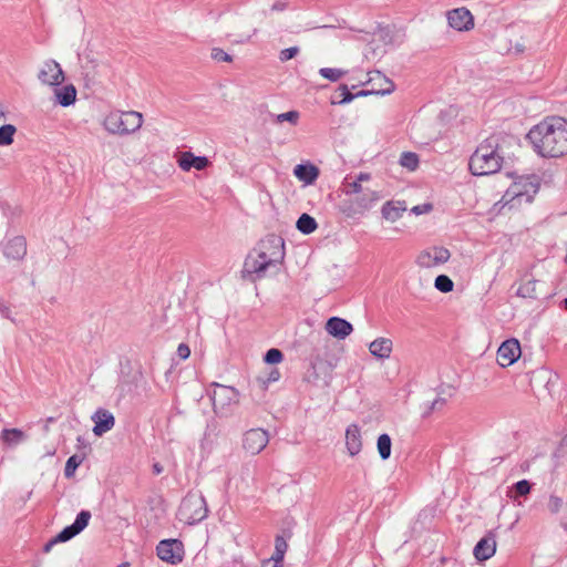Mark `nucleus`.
<instances>
[{"mask_svg":"<svg viewBox=\"0 0 567 567\" xmlns=\"http://www.w3.org/2000/svg\"><path fill=\"white\" fill-rule=\"evenodd\" d=\"M534 151L543 157L567 154V121L549 117L533 126L526 135Z\"/></svg>","mask_w":567,"mask_h":567,"instance_id":"1","label":"nucleus"},{"mask_svg":"<svg viewBox=\"0 0 567 567\" xmlns=\"http://www.w3.org/2000/svg\"><path fill=\"white\" fill-rule=\"evenodd\" d=\"M502 163L503 156L499 154L497 140L492 136L481 143L471 155L468 168L473 175L484 176L497 173Z\"/></svg>","mask_w":567,"mask_h":567,"instance_id":"2","label":"nucleus"},{"mask_svg":"<svg viewBox=\"0 0 567 567\" xmlns=\"http://www.w3.org/2000/svg\"><path fill=\"white\" fill-rule=\"evenodd\" d=\"M381 199L379 192L370 190L361 195L342 199L339 205V212L353 221L360 220L365 214Z\"/></svg>","mask_w":567,"mask_h":567,"instance_id":"3","label":"nucleus"},{"mask_svg":"<svg viewBox=\"0 0 567 567\" xmlns=\"http://www.w3.org/2000/svg\"><path fill=\"white\" fill-rule=\"evenodd\" d=\"M143 124V115L136 111L110 113L104 122V128L111 134L127 135L136 132Z\"/></svg>","mask_w":567,"mask_h":567,"instance_id":"4","label":"nucleus"},{"mask_svg":"<svg viewBox=\"0 0 567 567\" xmlns=\"http://www.w3.org/2000/svg\"><path fill=\"white\" fill-rule=\"evenodd\" d=\"M213 393L209 395L213 402L214 413L218 417H228L239 404V392L228 385L213 383Z\"/></svg>","mask_w":567,"mask_h":567,"instance_id":"5","label":"nucleus"},{"mask_svg":"<svg viewBox=\"0 0 567 567\" xmlns=\"http://www.w3.org/2000/svg\"><path fill=\"white\" fill-rule=\"evenodd\" d=\"M208 515V507L205 497L200 493H188L178 508L179 519L188 525H194Z\"/></svg>","mask_w":567,"mask_h":567,"instance_id":"6","label":"nucleus"},{"mask_svg":"<svg viewBox=\"0 0 567 567\" xmlns=\"http://www.w3.org/2000/svg\"><path fill=\"white\" fill-rule=\"evenodd\" d=\"M91 519V513L89 511H81L73 524L65 526L55 537L51 538L44 546L43 551L49 553L52 547L58 543H65L76 535H79L86 526Z\"/></svg>","mask_w":567,"mask_h":567,"instance_id":"7","label":"nucleus"},{"mask_svg":"<svg viewBox=\"0 0 567 567\" xmlns=\"http://www.w3.org/2000/svg\"><path fill=\"white\" fill-rule=\"evenodd\" d=\"M257 249L259 250V255L269 261L271 267L281 264L285 258V241L280 236H268L260 241Z\"/></svg>","mask_w":567,"mask_h":567,"instance_id":"8","label":"nucleus"},{"mask_svg":"<svg viewBox=\"0 0 567 567\" xmlns=\"http://www.w3.org/2000/svg\"><path fill=\"white\" fill-rule=\"evenodd\" d=\"M156 555L165 563L177 565L185 556L184 544L175 538L163 539L156 546Z\"/></svg>","mask_w":567,"mask_h":567,"instance_id":"9","label":"nucleus"},{"mask_svg":"<svg viewBox=\"0 0 567 567\" xmlns=\"http://www.w3.org/2000/svg\"><path fill=\"white\" fill-rule=\"evenodd\" d=\"M451 257V252L445 247L434 246L422 250L416 258V264L422 268H432L445 264Z\"/></svg>","mask_w":567,"mask_h":567,"instance_id":"10","label":"nucleus"},{"mask_svg":"<svg viewBox=\"0 0 567 567\" xmlns=\"http://www.w3.org/2000/svg\"><path fill=\"white\" fill-rule=\"evenodd\" d=\"M268 433L262 429H251L244 434L243 447L251 455L259 454L268 444Z\"/></svg>","mask_w":567,"mask_h":567,"instance_id":"11","label":"nucleus"},{"mask_svg":"<svg viewBox=\"0 0 567 567\" xmlns=\"http://www.w3.org/2000/svg\"><path fill=\"white\" fill-rule=\"evenodd\" d=\"M522 354L520 343L517 339L505 340L497 350V362L502 367L515 363Z\"/></svg>","mask_w":567,"mask_h":567,"instance_id":"12","label":"nucleus"},{"mask_svg":"<svg viewBox=\"0 0 567 567\" xmlns=\"http://www.w3.org/2000/svg\"><path fill=\"white\" fill-rule=\"evenodd\" d=\"M447 22L456 31H470L474 28V18L464 7L447 12Z\"/></svg>","mask_w":567,"mask_h":567,"instance_id":"13","label":"nucleus"},{"mask_svg":"<svg viewBox=\"0 0 567 567\" xmlns=\"http://www.w3.org/2000/svg\"><path fill=\"white\" fill-rule=\"evenodd\" d=\"M38 79L48 85H60L64 81V72L60 64L54 60H48L43 63L38 73Z\"/></svg>","mask_w":567,"mask_h":567,"instance_id":"14","label":"nucleus"},{"mask_svg":"<svg viewBox=\"0 0 567 567\" xmlns=\"http://www.w3.org/2000/svg\"><path fill=\"white\" fill-rule=\"evenodd\" d=\"M496 551V534L489 530L482 537L473 549L474 557L478 561H484L494 556Z\"/></svg>","mask_w":567,"mask_h":567,"instance_id":"15","label":"nucleus"},{"mask_svg":"<svg viewBox=\"0 0 567 567\" xmlns=\"http://www.w3.org/2000/svg\"><path fill=\"white\" fill-rule=\"evenodd\" d=\"M2 252L9 260L21 261L27 255V240L23 236H14L2 244Z\"/></svg>","mask_w":567,"mask_h":567,"instance_id":"16","label":"nucleus"},{"mask_svg":"<svg viewBox=\"0 0 567 567\" xmlns=\"http://www.w3.org/2000/svg\"><path fill=\"white\" fill-rule=\"evenodd\" d=\"M270 267L269 261L262 258L259 255V250L256 248L246 257L244 271L249 275L255 274L257 278H262Z\"/></svg>","mask_w":567,"mask_h":567,"instance_id":"17","label":"nucleus"},{"mask_svg":"<svg viewBox=\"0 0 567 567\" xmlns=\"http://www.w3.org/2000/svg\"><path fill=\"white\" fill-rule=\"evenodd\" d=\"M535 177L520 178L519 182H515L514 185L506 192L505 196L512 195L514 198L526 197L527 202L533 198L532 194H536L538 184L534 182Z\"/></svg>","mask_w":567,"mask_h":567,"instance_id":"18","label":"nucleus"},{"mask_svg":"<svg viewBox=\"0 0 567 567\" xmlns=\"http://www.w3.org/2000/svg\"><path fill=\"white\" fill-rule=\"evenodd\" d=\"M91 419L94 423L93 433L96 436H102L111 431L115 424L114 415L109 410L102 408L97 409Z\"/></svg>","mask_w":567,"mask_h":567,"instance_id":"19","label":"nucleus"},{"mask_svg":"<svg viewBox=\"0 0 567 567\" xmlns=\"http://www.w3.org/2000/svg\"><path fill=\"white\" fill-rule=\"evenodd\" d=\"M326 331L340 340L346 339L353 331L351 322L340 317H331L326 322Z\"/></svg>","mask_w":567,"mask_h":567,"instance_id":"20","label":"nucleus"},{"mask_svg":"<svg viewBox=\"0 0 567 567\" xmlns=\"http://www.w3.org/2000/svg\"><path fill=\"white\" fill-rule=\"evenodd\" d=\"M178 165L185 172L192 168L204 171L210 165V162L206 156H196L192 152H183L179 156Z\"/></svg>","mask_w":567,"mask_h":567,"instance_id":"21","label":"nucleus"},{"mask_svg":"<svg viewBox=\"0 0 567 567\" xmlns=\"http://www.w3.org/2000/svg\"><path fill=\"white\" fill-rule=\"evenodd\" d=\"M370 78H369V82H372V81H375V80H381L384 82L385 86L384 87H380V89H372V90H361L357 93H353V95H357V97H360V96H367V95H370V94H381V95H385V94H390L394 91V83L385 78L380 71H373V72H370Z\"/></svg>","mask_w":567,"mask_h":567,"instance_id":"22","label":"nucleus"},{"mask_svg":"<svg viewBox=\"0 0 567 567\" xmlns=\"http://www.w3.org/2000/svg\"><path fill=\"white\" fill-rule=\"evenodd\" d=\"M346 446L351 456H355L362 449L361 431L357 424H350L346 430Z\"/></svg>","mask_w":567,"mask_h":567,"instance_id":"23","label":"nucleus"},{"mask_svg":"<svg viewBox=\"0 0 567 567\" xmlns=\"http://www.w3.org/2000/svg\"><path fill=\"white\" fill-rule=\"evenodd\" d=\"M293 174L299 181L307 185H311L317 181L320 171L316 165L306 163L296 165L293 168Z\"/></svg>","mask_w":567,"mask_h":567,"instance_id":"24","label":"nucleus"},{"mask_svg":"<svg viewBox=\"0 0 567 567\" xmlns=\"http://www.w3.org/2000/svg\"><path fill=\"white\" fill-rule=\"evenodd\" d=\"M405 210H406V206H405L404 202L389 200L383 204L381 214L384 219L393 223V221H396L398 219H400Z\"/></svg>","mask_w":567,"mask_h":567,"instance_id":"25","label":"nucleus"},{"mask_svg":"<svg viewBox=\"0 0 567 567\" xmlns=\"http://www.w3.org/2000/svg\"><path fill=\"white\" fill-rule=\"evenodd\" d=\"M392 340L388 338H378L369 344L371 354L379 359H388L392 352Z\"/></svg>","mask_w":567,"mask_h":567,"instance_id":"26","label":"nucleus"},{"mask_svg":"<svg viewBox=\"0 0 567 567\" xmlns=\"http://www.w3.org/2000/svg\"><path fill=\"white\" fill-rule=\"evenodd\" d=\"M0 440L10 447L17 446L27 440L25 433L20 429H3Z\"/></svg>","mask_w":567,"mask_h":567,"instance_id":"27","label":"nucleus"},{"mask_svg":"<svg viewBox=\"0 0 567 567\" xmlns=\"http://www.w3.org/2000/svg\"><path fill=\"white\" fill-rule=\"evenodd\" d=\"M56 102L63 106L68 107L75 103L76 100V89L73 84H68L61 89L55 90Z\"/></svg>","mask_w":567,"mask_h":567,"instance_id":"28","label":"nucleus"},{"mask_svg":"<svg viewBox=\"0 0 567 567\" xmlns=\"http://www.w3.org/2000/svg\"><path fill=\"white\" fill-rule=\"evenodd\" d=\"M370 188L363 187L360 182H358L355 178L352 179L350 177H346L342 183V192L347 196V198H350L355 195H361L364 192H370Z\"/></svg>","mask_w":567,"mask_h":567,"instance_id":"29","label":"nucleus"},{"mask_svg":"<svg viewBox=\"0 0 567 567\" xmlns=\"http://www.w3.org/2000/svg\"><path fill=\"white\" fill-rule=\"evenodd\" d=\"M296 227L301 234L310 235L318 228V223L312 216L303 213L298 218Z\"/></svg>","mask_w":567,"mask_h":567,"instance_id":"30","label":"nucleus"},{"mask_svg":"<svg viewBox=\"0 0 567 567\" xmlns=\"http://www.w3.org/2000/svg\"><path fill=\"white\" fill-rule=\"evenodd\" d=\"M539 284L536 279H528L523 282L517 289V296L523 298L538 299L537 285Z\"/></svg>","mask_w":567,"mask_h":567,"instance_id":"31","label":"nucleus"},{"mask_svg":"<svg viewBox=\"0 0 567 567\" xmlns=\"http://www.w3.org/2000/svg\"><path fill=\"white\" fill-rule=\"evenodd\" d=\"M287 549L288 544L285 537L277 535L275 538V551L271 556V559L275 561V567H278L279 564H282Z\"/></svg>","mask_w":567,"mask_h":567,"instance_id":"32","label":"nucleus"},{"mask_svg":"<svg viewBox=\"0 0 567 567\" xmlns=\"http://www.w3.org/2000/svg\"><path fill=\"white\" fill-rule=\"evenodd\" d=\"M85 457H86V453L73 454L72 456H70L65 463L64 476L66 478L73 477L75 474V471L83 463Z\"/></svg>","mask_w":567,"mask_h":567,"instance_id":"33","label":"nucleus"},{"mask_svg":"<svg viewBox=\"0 0 567 567\" xmlns=\"http://www.w3.org/2000/svg\"><path fill=\"white\" fill-rule=\"evenodd\" d=\"M391 447H392V442H391L390 435L386 433L379 435L378 442H377V449H378L381 460L386 461L390 458Z\"/></svg>","mask_w":567,"mask_h":567,"instance_id":"34","label":"nucleus"},{"mask_svg":"<svg viewBox=\"0 0 567 567\" xmlns=\"http://www.w3.org/2000/svg\"><path fill=\"white\" fill-rule=\"evenodd\" d=\"M17 128L12 124H4L0 126V146H8L13 143V136Z\"/></svg>","mask_w":567,"mask_h":567,"instance_id":"35","label":"nucleus"},{"mask_svg":"<svg viewBox=\"0 0 567 567\" xmlns=\"http://www.w3.org/2000/svg\"><path fill=\"white\" fill-rule=\"evenodd\" d=\"M400 164L409 171H415L419 166L420 159L416 153L403 152L400 156Z\"/></svg>","mask_w":567,"mask_h":567,"instance_id":"36","label":"nucleus"},{"mask_svg":"<svg viewBox=\"0 0 567 567\" xmlns=\"http://www.w3.org/2000/svg\"><path fill=\"white\" fill-rule=\"evenodd\" d=\"M434 287L444 293L451 292L454 288L453 280L446 275H439L434 280Z\"/></svg>","mask_w":567,"mask_h":567,"instance_id":"37","label":"nucleus"},{"mask_svg":"<svg viewBox=\"0 0 567 567\" xmlns=\"http://www.w3.org/2000/svg\"><path fill=\"white\" fill-rule=\"evenodd\" d=\"M347 72L344 70H341V69H334V68H321L319 70V74L331 81V82H337L338 80H340Z\"/></svg>","mask_w":567,"mask_h":567,"instance_id":"38","label":"nucleus"},{"mask_svg":"<svg viewBox=\"0 0 567 567\" xmlns=\"http://www.w3.org/2000/svg\"><path fill=\"white\" fill-rule=\"evenodd\" d=\"M340 91V100H331V104L336 105H343L352 102L357 95H353V93L350 92L348 85L340 84L339 89Z\"/></svg>","mask_w":567,"mask_h":567,"instance_id":"39","label":"nucleus"},{"mask_svg":"<svg viewBox=\"0 0 567 567\" xmlns=\"http://www.w3.org/2000/svg\"><path fill=\"white\" fill-rule=\"evenodd\" d=\"M282 360L284 353L281 352V350L277 348L269 349L264 357V361L268 364H277L280 363Z\"/></svg>","mask_w":567,"mask_h":567,"instance_id":"40","label":"nucleus"},{"mask_svg":"<svg viewBox=\"0 0 567 567\" xmlns=\"http://www.w3.org/2000/svg\"><path fill=\"white\" fill-rule=\"evenodd\" d=\"M532 484L527 480H522L516 482L513 485V491L515 492L516 496H526L530 493Z\"/></svg>","mask_w":567,"mask_h":567,"instance_id":"41","label":"nucleus"},{"mask_svg":"<svg viewBox=\"0 0 567 567\" xmlns=\"http://www.w3.org/2000/svg\"><path fill=\"white\" fill-rule=\"evenodd\" d=\"M298 120H299L298 111H289V112L281 113V114L277 115L278 123H282V122L287 121V122L291 123L292 125H296Z\"/></svg>","mask_w":567,"mask_h":567,"instance_id":"42","label":"nucleus"},{"mask_svg":"<svg viewBox=\"0 0 567 567\" xmlns=\"http://www.w3.org/2000/svg\"><path fill=\"white\" fill-rule=\"evenodd\" d=\"M564 501L561 497L556 495H550L548 499L547 507L551 514H557L563 507Z\"/></svg>","mask_w":567,"mask_h":567,"instance_id":"43","label":"nucleus"},{"mask_svg":"<svg viewBox=\"0 0 567 567\" xmlns=\"http://www.w3.org/2000/svg\"><path fill=\"white\" fill-rule=\"evenodd\" d=\"M212 59L217 61V62H231L233 61V58L230 54H228L227 52H225L223 49H219V48H214L212 50Z\"/></svg>","mask_w":567,"mask_h":567,"instance_id":"44","label":"nucleus"},{"mask_svg":"<svg viewBox=\"0 0 567 567\" xmlns=\"http://www.w3.org/2000/svg\"><path fill=\"white\" fill-rule=\"evenodd\" d=\"M298 52H299L298 47H290V48L284 49L279 54V59L281 62H286L288 60L293 59L298 54Z\"/></svg>","mask_w":567,"mask_h":567,"instance_id":"45","label":"nucleus"},{"mask_svg":"<svg viewBox=\"0 0 567 567\" xmlns=\"http://www.w3.org/2000/svg\"><path fill=\"white\" fill-rule=\"evenodd\" d=\"M446 404V399L442 396H437L435 400H433L427 409V411L424 413V416L429 415L434 410H440Z\"/></svg>","mask_w":567,"mask_h":567,"instance_id":"46","label":"nucleus"},{"mask_svg":"<svg viewBox=\"0 0 567 567\" xmlns=\"http://www.w3.org/2000/svg\"><path fill=\"white\" fill-rule=\"evenodd\" d=\"M279 378L280 372L278 371V369L275 368L271 369L266 379L258 378V380L261 381L262 384L267 386L269 383L278 381Z\"/></svg>","mask_w":567,"mask_h":567,"instance_id":"47","label":"nucleus"},{"mask_svg":"<svg viewBox=\"0 0 567 567\" xmlns=\"http://www.w3.org/2000/svg\"><path fill=\"white\" fill-rule=\"evenodd\" d=\"M177 355L182 359V360H186L189 358L190 355V349L189 347L186 344V343H179V346L177 347Z\"/></svg>","mask_w":567,"mask_h":567,"instance_id":"48","label":"nucleus"},{"mask_svg":"<svg viewBox=\"0 0 567 567\" xmlns=\"http://www.w3.org/2000/svg\"><path fill=\"white\" fill-rule=\"evenodd\" d=\"M431 209H432V205L431 204H423V205L414 206L411 210L415 215H421V214H424V213H429Z\"/></svg>","mask_w":567,"mask_h":567,"instance_id":"49","label":"nucleus"},{"mask_svg":"<svg viewBox=\"0 0 567 567\" xmlns=\"http://www.w3.org/2000/svg\"><path fill=\"white\" fill-rule=\"evenodd\" d=\"M0 313L3 318L9 319L13 321V318L11 317V309L10 307L0 300Z\"/></svg>","mask_w":567,"mask_h":567,"instance_id":"50","label":"nucleus"},{"mask_svg":"<svg viewBox=\"0 0 567 567\" xmlns=\"http://www.w3.org/2000/svg\"><path fill=\"white\" fill-rule=\"evenodd\" d=\"M371 178V175L369 173H360L355 179L360 183L364 182V181H369Z\"/></svg>","mask_w":567,"mask_h":567,"instance_id":"51","label":"nucleus"},{"mask_svg":"<svg viewBox=\"0 0 567 567\" xmlns=\"http://www.w3.org/2000/svg\"><path fill=\"white\" fill-rule=\"evenodd\" d=\"M76 441H78V447H79V449H81V447H84V449H85V447H87V446H89L87 442H86V441H85V439H84V437H82V436H78Z\"/></svg>","mask_w":567,"mask_h":567,"instance_id":"52","label":"nucleus"},{"mask_svg":"<svg viewBox=\"0 0 567 567\" xmlns=\"http://www.w3.org/2000/svg\"><path fill=\"white\" fill-rule=\"evenodd\" d=\"M163 472V466L159 463L153 464V473L159 475Z\"/></svg>","mask_w":567,"mask_h":567,"instance_id":"53","label":"nucleus"},{"mask_svg":"<svg viewBox=\"0 0 567 567\" xmlns=\"http://www.w3.org/2000/svg\"><path fill=\"white\" fill-rule=\"evenodd\" d=\"M560 308H563L564 310L567 311V298H564L561 301H560Z\"/></svg>","mask_w":567,"mask_h":567,"instance_id":"54","label":"nucleus"},{"mask_svg":"<svg viewBox=\"0 0 567 567\" xmlns=\"http://www.w3.org/2000/svg\"><path fill=\"white\" fill-rule=\"evenodd\" d=\"M117 567H130V563H127V561L122 563Z\"/></svg>","mask_w":567,"mask_h":567,"instance_id":"55","label":"nucleus"},{"mask_svg":"<svg viewBox=\"0 0 567 567\" xmlns=\"http://www.w3.org/2000/svg\"><path fill=\"white\" fill-rule=\"evenodd\" d=\"M561 526L564 527L565 530H567V523L561 522Z\"/></svg>","mask_w":567,"mask_h":567,"instance_id":"56","label":"nucleus"},{"mask_svg":"<svg viewBox=\"0 0 567 567\" xmlns=\"http://www.w3.org/2000/svg\"><path fill=\"white\" fill-rule=\"evenodd\" d=\"M14 279V276H11L9 278H7V281H12Z\"/></svg>","mask_w":567,"mask_h":567,"instance_id":"57","label":"nucleus"},{"mask_svg":"<svg viewBox=\"0 0 567 567\" xmlns=\"http://www.w3.org/2000/svg\"><path fill=\"white\" fill-rule=\"evenodd\" d=\"M543 374H547V372L546 371H540L539 372V377H543Z\"/></svg>","mask_w":567,"mask_h":567,"instance_id":"58","label":"nucleus"},{"mask_svg":"<svg viewBox=\"0 0 567 567\" xmlns=\"http://www.w3.org/2000/svg\"><path fill=\"white\" fill-rule=\"evenodd\" d=\"M563 443H567V435L563 439Z\"/></svg>","mask_w":567,"mask_h":567,"instance_id":"59","label":"nucleus"}]
</instances>
